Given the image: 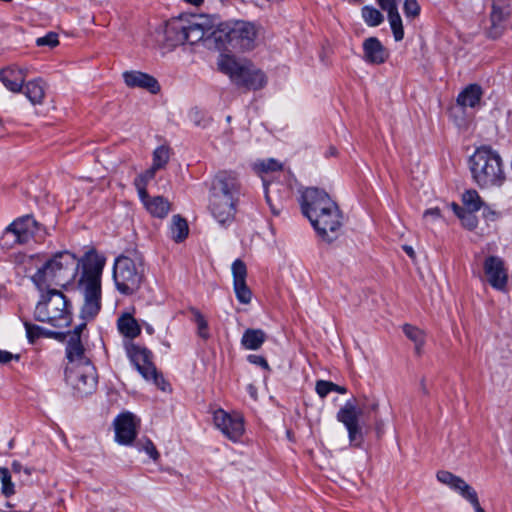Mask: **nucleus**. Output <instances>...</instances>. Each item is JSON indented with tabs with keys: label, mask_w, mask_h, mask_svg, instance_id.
I'll return each instance as SVG.
<instances>
[{
	"label": "nucleus",
	"mask_w": 512,
	"mask_h": 512,
	"mask_svg": "<svg viewBox=\"0 0 512 512\" xmlns=\"http://www.w3.org/2000/svg\"><path fill=\"white\" fill-rule=\"evenodd\" d=\"M105 262V257L93 249L80 259L69 251H61L46 260L31 280L39 291L51 285L66 287L75 280L81 267L78 281L84 298L81 314L84 319H92L101 309V276Z\"/></svg>",
	"instance_id": "1"
},
{
	"label": "nucleus",
	"mask_w": 512,
	"mask_h": 512,
	"mask_svg": "<svg viewBox=\"0 0 512 512\" xmlns=\"http://www.w3.org/2000/svg\"><path fill=\"white\" fill-rule=\"evenodd\" d=\"M300 206L302 213L326 242L334 241L343 224V216L338 204L329 194L316 187L301 190Z\"/></svg>",
	"instance_id": "2"
},
{
	"label": "nucleus",
	"mask_w": 512,
	"mask_h": 512,
	"mask_svg": "<svg viewBox=\"0 0 512 512\" xmlns=\"http://www.w3.org/2000/svg\"><path fill=\"white\" fill-rule=\"evenodd\" d=\"M66 358V382L81 396L91 394L97 386V373L77 335L66 345Z\"/></svg>",
	"instance_id": "3"
},
{
	"label": "nucleus",
	"mask_w": 512,
	"mask_h": 512,
	"mask_svg": "<svg viewBox=\"0 0 512 512\" xmlns=\"http://www.w3.org/2000/svg\"><path fill=\"white\" fill-rule=\"evenodd\" d=\"M472 179L481 189H500L507 181L504 161L491 146L476 148L469 158Z\"/></svg>",
	"instance_id": "4"
},
{
	"label": "nucleus",
	"mask_w": 512,
	"mask_h": 512,
	"mask_svg": "<svg viewBox=\"0 0 512 512\" xmlns=\"http://www.w3.org/2000/svg\"><path fill=\"white\" fill-rule=\"evenodd\" d=\"M238 195L239 183L234 175L221 172L214 178L210 190L209 209L219 224L226 225L233 221Z\"/></svg>",
	"instance_id": "5"
},
{
	"label": "nucleus",
	"mask_w": 512,
	"mask_h": 512,
	"mask_svg": "<svg viewBox=\"0 0 512 512\" xmlns=\"http://www.w3.org/2000/svg\"><path fill=\"white\" fill-rule=\"evenodd\" d=\"M41 292L36 304L34 317L54 327H65L71 321L69 303L66 296L57 289L46 288Z\"/></svg>",
	"instance_id": "6"
},
{
	"label": "nucleus",
	"mask_w": 512,
	"mask_h": 512,
	"mask_svg": "<svg viewBox=\"0 0 512 512\" xmlns=\"http://www.w3.org/2000/svg\"><path fill=\"white\" fill-rule=\"evenodd\" d=\"M145 277V264L142 255H121L116 258L113 266V280L116 289L123 295L135 293Z\"/></svg>",
	"instance_id": "7"
},
{
	"label": "nucleus",
	"mask_w": 512,
	"mask_h": 512,
	"mask_svg": "<svg viewBox=\"0 0 512 512\" xmlns=\"http://www.w3.org/2000/svg\"><path fill=\"white\" fill-rule=\"evenodd\" d=\"M218 67L238 86L258 90L266 84L264 73L247 60L236 59L228 54H221L218 59Z\"/></svg>",
	"instance_id": "8"
},
{
	"label": "nucleus",
	"mask_w": 512,
	"mask_h": 512,
	"mask_svg": "<svg viewBox=\"0 0 512 512\" xmlns=\"http://www.w3.org/2000/svg\"><path fill=\"white\" fill-rule=\"evenodd\" d=\"M213 38L223 47L227 44L234 49L249 50L255 45L257 29L245 21L221 23L213 32Z\"/></svg>",
	"instance_id": "9"
},
{
	"label": "nucleus",
	"mask_w": 512,
	"mask_h": 512,
	"mask_svg": "<svg viewBox=\"0 0 512 512\" xmlns=\"http://www.w3.org/2000/svg\"><path fill=\"white\" fill-rule=\"evenodd\" d=\"M126 349L128 357L141 376L147 381H152L162 391H166L168 384L163 377L158 374L156 367L152 363L151 352L144 347L132 343L128 344Z\"/></svg>",
	"instance_id": "10"
},
{
	"label": "nucleus",
	"mask_w": 512,
	"mask_h": 512,
	"mask_svg": "<svg viewBox=\"0 0 512 512\" xmlns=\"http://www.w3.org/2000/svg\"><path fill=\"white\" fill-rule=\"evenodd\" d=\"M39 229L36 220L30 216H22L9 224L3 232L5 244L13 246L28 243Z\"/></svg>",
	"instance_id": "11"
},
{
	"label": "nucleus",
	"mask_w": 512,
	"mask_h": 512,
	"mask_svg": "<svg viewBox=\"0 0 512 512\" xmlns=\"http://www.w3.org/2000/svg\"><path fill=\"white\" fill-rule=\"evenodd\" d=\"M215 427L230 441L238 443L245 432L244 418L237 412L228 413L219 408L213 413Z\"/></svg>",
	"instance_id": "12"
},
{
	"label": "nucleus",
	"mask_w": 512,
	"mask_h": 512,
	"mask_svg": "<svg viewBox=\"0 0 512 512\" xmlns=\"http://www.w3.org/2000/svg\"><path fill=\"white\" fill-rule=\"evenodd\" d=\"M484 275L492 288L504 291L508 283V270L499 256H488L483 263Z\"/></svg>",
	"instance_id": "13"
},
{
	"label": "nucleus",
	"mask_w": 512,
	"mask_h": 512,
	"mask_svg": "<svg viewBox=\"0 0 512 512\" xmlns=\"http://www.w3.org/2000/svg\"><path fill=\"white\" fill-rule=\"evenodd\" d=\"M139 420L130 412L120 414L114 420L115 438L122 445L131 444L137 434V426Z\"/></svg>",
	"instance_id": "14"
},
{
	"label": "nucleus",
	"mask_w": 512,
	"mask_h": 512,
	"mask_svg": "<svg viewBox=\"0 0 512 512\" xmlns=\"http://www.w3.org/2000/svg\"><path fill=\"white\" fill-rule=\"evenodd\" d=\"M360 414L354 400L346 401L337 413V420L346 427L350 442L356 441L360 435Z\"/></svg>",
	"instance_id": "15"
},
{
	"label": "nucleus",
	"mask_w": 512,
	"mask_h": 512,
	"mask_svg": "<svg viewBox=\"0 0 512 512\" xmlns=\"http://www.w3.org/2000/svg\"><path fill=\"white\" fill-rule=\"evenodd\" d=\"M185 26L184 39L186 43L195 44L204 39L206 36L212 35L215 30H212V25L209 24L205 17H196L193 19H183ZM183 39V37L181 38Z\"/></svg>",
	"instance_id": "16"
},
{
	"label": "nucleus",
	"mask_w": 512,
	"mask_h": 512,
	"mask_svg": "<svg viewBox=\"0 0 512 512\" xmlns=\"http://www.w3.org/2000/svg\"><path fill=\"white\" fill-rule=\"evenodd\" d=\"M233 286L237 300L242 304L251 302L252 293L246 285L247 269L243 261L237 259L232 264Z\"/></svg>",
	"instance_id": "17"
},
{
	"label": "nucleus",
	"mask_w": 512,
	"mask_h": 512,
	"mask_svg": "<svg viewBox=\"0 0 512 512\" xmlns=\"http://www.w3.org/2000/svg\"><path fill=\"white\" fill-rule=\"evenodd\" d=\"M436 478L440 483L448 486L450 489L463 497L466 501H469L477 494L475 489L471 487L464 479L449 471H438Z\"/></svg>",
	"instance_id": "18"
},
{
	"label": "nucleus",
	"mask_w": 512,
	"mask_h": 512,
	"mask_svg": "<svg viewBox=\"0 0 512 512\" xmlns=\"http://www.w3.org/2000/svg\"><path fill=\"white\" fill-rule=\"evenodd\" d=\"M125 84L131 88H142L156 94L160 90L158 81L151 75L140 71H126L123 73Z\"/></svg>",
	"instance_id": "19"
},
{
	"label": "nucleus",
	"mask_w": 512,
	"mask_h": 512,
	"mask_svg": "<svg viewBox=\"0 0 512 512\" xmlns=\"http://www.w3.org/2000/svg\"><path fill=\"white\" fill-rule=\"evenodd\" d=\"M364 60L371 64L384 63L389 53L378 38L370 37L363 42Z\"/></svg>",
	"instance_id": "20"
},
{
	"label": "nucleus",
	"mask_w": 512,
	"mask_h": 512,
	"mask_svg": "<svg viewBox=\"0 0 512 512\" xmlns=\"http://www.w3.org/2000/svg\"><path fill=\"white\" fill-rule=\"evenodd\" d=\"M510 11L507 6L499 5L493 2L490 14L491 26L488 30L489 37L493 39L499 38L504 31V21L509 17Z\"/></svg>",
	"instance_id": "21"
},
{
	"label": "nucleus",
	"mask_w": 512,
	"mask_h": 512,
	"mask_svg": "<svg viewBox=\"0 0 512 512\" xmlns=\"http://www.w3.org/2000/svg\"><path fill=\"white\" fill-rule=\"evenodd\" d=\"M26 72L22 68L8 67L0 71V81L12 92H20L22 90Z\"/></svg>",
	"instance_id": "22"
},
{
	"label": "nucleus",
	"mask_w": 512,
	"mask_h": 512,
	"mask_svg": "<svg viewBox=\"0 0 512 512\" xmlns=\"http://www.w3.org/2000/svg\"><path fill=\"white\" fill-rule=\"evenodd\" d=\"M146 210L154 217L165 218L170 209L171 203L162 196L149 197L148 193L145 196H139Z\"/></svg>",
	"instance_id": "23"
},
{
	"label": "nucleus",
	"mask_w": 512,
	"mask_h": 512,
	"mask_svg": "<svg viewBox=\"0 0 512 512\" xmlns=\"http://www.w3.org/2000/svg\"><path fill=\"white\" fill-rule=\"evenodd\" d=\"M185 26L183 25V19H176L168 23L165 30V39L168 47H175L181 44H185L184 38Z\"/></svg>",
	"instance_id": "24"
},
{
	"label": "nucleus",
	"mask_w": 512,
	"mask_h": 512,
	"mask_svg": "<svg viewBox=\"0 0 512 512\" xmlns=\"http://www.w3.org/2000/svg\"><path fill=\"white\" fill-rule=\"evenodd\" d=\"M117 328L128 339H134L141 333V327L130 313H123L118 317Z\"/></svg>",
	"instance_id": "25"
},
{
	"label": "nucleus",
	"mask_w": 512,
	"mask_h": 512,
	"mask_svg": "<svg viewBox=\"0 0 512 512\" xmlns=\"http://www.w3.org/2000/svg\"><path fill=\"white\" fill-rule=\"evenodd\" d=\"M482 88L478 84L468 85L457 97V103L461 107H476L482 98Z\"/></svg>",
	"instance_id": "26"
},
{
	"label": "nucleus",
	"mask_w": 512,
	"mask_h": 512,
	"mask_svg": "<svg viewBox=\"0 0 512 512\" xmlns=\"http://www.w3.org/2000/svg\"><path fill=\"white\" fill-rule=\"evenodd\" d=\"M266 340V334L261 329L249 328L245 330L241 345L247 350H258Z\"/></svg>",
	"instance_id": "27"
},
{
	"label": "nucleus",
	"mask_w": 512,
	"mask_h": 512,
	"mask_svg": "<svg viewBox=\"0 0 512 512\" xmlns=\"http://www.w3.org/2000/svg\"><path fill=\"white\" fill-rule=\"evenodd\" d=\"M26 97L32 104L42 103L45 96V85L41 79L31 80L26 83L24 88Z\"/></svg>",
	"instance_id": "28"
},
{
	"label": "nucleus",
	"mask_w": 512,
	"mask_h": 512,
	"mask_svg": "<svg viewBox=\"0 0 512 512\" xmlns=\"http://www.w3.org/2000/svg\"><path fill=\"white\" fill-rule=\"evenodd\" d=\"M188 224L180 215H174L171 220L170 233L175 242L183 241L188 235Z\"/></svg>",
	"instance_id": "29"
},
{
	"label": "nucleus",
	"mask_w": 512,
	"mask_h": 512,
	"mask_svg": "<svg viewBox=\"0 0 512 512\" xmlns=\"http://www.w3.org/2000/svg\"><path fill=\"white\" fill-rule=\"evenodd\" d=\"M462 201H463L464 206L470 212L479 211L484 204L479 193L474 189L465 191L462 195Z\"/></svg>",
	"instance_id": "30"
},
{
	"label": "nucleus",
	"mask_w": 512,
	"mask_h": 512,
	"mask_svg": "<svg viewBox=\"0 0 512 512\" xmlns=\"http://www.w3.org/2000/svg\"><path fill=\"white\" fill-rule=\"evenodd\" d=\"M403 332L411 341L415 343V349L417 353H419L425 341L423 331L412 325L405 324L403 326Z\"/></svg>",
	"instance_id": "31"
},
{
	"label": "nucleus",
	"mask_w": 512,
	"mask_h": 512,
	"mask_svg": "<svg viewBox=\"0 0 512 512\" xmlns=\"http://www.w3.org/2000/svg\"><path fill=\"white\" fill-rule=\"evenodd\" d=\"M156 171L157 169H154V167L151 166L145 172L136 177L134 184L139 196H145V193H147L146 186L148 182L154 178Z\"/></svg>",
	"instance_id": "32"
},
{
	"label": "nucleus",
	"mask_w": 512,
	"mask_h": 512,
	"mask_svg": "<svg viewBox=\"0 0 512 512\" xmlns=\"http://www.w3.org/2000/svg\"><path fill=\"white\" fill-rule=\"evenodd\" d=\"M170 159V149L167 146H159L153 152V163L154 169H162L166 166Z\"/></svg>",
	"instance_id": "33"
},
{
	"label": "nucleus",
	"mask_w": 512,
	"mask_h": 512,
	"mask_svg": "<svg viewBox=\"0 0 512 512\" xmlns=\"http://www.w3.org/2000/svg\"><path fill=\"white\" fill-rule=\"evenodd\" d=\"M190 313L192 315L193 321L197 325L198 335L203 339H208L209 338L208 323L205 320L204 316L196 308H191Z\"/></svg>",
	"instance_id": "34"
},
{
	"label": "nucleus",
	"mask_w": 512,
	"mask_h": 512,
	"mask_svg": "<svg viewBox=\"0 0 512 512\" xmlns=\"http://www.w3.org/2000/svg\"><path fill=\"white\" fill-rule=\"evenodd\" d=\"M362 17L367 25L378 26L383 21V16L376 8L371 6H365L362 8Z\"/></svg>",
	"instance_id": "35"
},
{
	"label": "nucleus",
	"mask_w": 512,
	"mask_h": 512,
	"mask_svg": "<svg viewBox=\"0 0 512 512\" xmlns=\"http://www.w3.org/2000/svg\"><path fill=\"white\" fill-rule=\"evenodd\" d=\"M188 118L195 126L206 128L209 126L211 119L206 115L205 112L198 108H192L188 112Z\"/></svg>",
	"instance_id": "36"
},
{
	"label": "nucleus",
	"mask_w": 512,
	"mask_h": 512,
	"mask_svg": "<svg viewBox=\"0 0 512 512\" xmlns=\"http://www.w3.org/2000/svg\"><path fill=\"white\" fill-rule=\"evenodd\" d=\"M138 451L145 452L153 461H157L160 457L158 450L153 442L148 438H141L136 442Z\"/></svg>",
	"instance_id": "37"
},
{
	"label": "nucleus",
	"mask_w": 512,
	"mask_h": 512,
	"mask_svg": "<svg viewBox=\"0 0 512 512\" xmlns=\"http://www.w3.org/2000/svg\"><path fill=\"white\" fill-rule=\"evenodd\" d=\"M388 20H389L395 40L401 41L404 37V30H403V26H402V20H401V17L399 15L398 11L388 14Z\"/></svg>",
	"instance_id": "38"
},
{
	"label": "nucleus",
	"mask_w": 512,
	"mask_h": 512,
	"mask_svg": "<svg viewBox=\"0 0 512 512\" xmlns=\"http://www.w3.org/2000/svg\"><path fill=\"white\" fill-rule=\"evenodd\" d=\"M0 481L2 493L5 496H11L15 493L14 484L11 481V475L7 468H0Z\"/></svg>",
	"instance_id": "39"
},
{
	"label": "nucleus",
	"mask_w": 512,
	"mask_h": 512,
	"mask_svg": "<svg viewBox=\"0 0 512 512\" xmlns=\"http://www.w3.org/2000/svg\"><path fill=\"white\" fill-rule=\"evenodd\" d=\"M255 169L259 172H272L281 170L282 165L275 159H267L255 163Z\"/></svg>",
	"instance_id": "40"
},
{
	"label": "nucleus",
	"mask_w": 512,
	"mask_h": 512,
	"mask_svg": "<svg viewBox=\"0 0 512 512\" xmlns=\"http://www.w3.org/2000/svg\"><path fill=\"white\" fill-rule=\"evenodd\" d=\"M58 44V35L54 32H49L45 36L36 39L37 46H48L50 48H53Z\"/></svg>",
	"instance_id": "41"
},
{
	"label": "nucleus",
	"mask_w": 512,
	"mask_h": 512,
	"mask_svg": "<svg viewBox=\"0 0 512 512\" xmlns=\"http://www.w3.org/2000/svg\"><path fill=\"white\" fill-rule=\"evenodd\" d=\"M26 329V335L30 343H33L36 339H38L42 333L43 329L37 325L31 324L29 322L24 323Z\"/></svg>",
	"instance_id": "42"
},
{
	"label": "nucleus",
	"mask_w": 512,
	"mask_h": 512,
	"mask_svg": "<svg viewBox=\"0 0 512 512\" xmlns=\"http://www.w3.org/2000/svg\"><path fill=\"white\" fill-rule=\"evenodd\" d=\"M315 390L319 397L325 398L333 390V382L318 380L316 382Z\"/></svg>",
	"instance_id": "43"
},
{
	"label": "nucleus",
	"mask_w": 512,
	"mask_h": 512,
	"mask_svg": "<svg viewBox=\"0 0 512 512\" xmlns=\"http://www.w3.org/2000/svg\"><path fill=\"white\" fill-rule=\"evenodd\" d=\"M420 7L416 0H405L404 12L406 16L415 17L419 14Z\"/></svg>",
	"instance_id": "44"
},
{
	"label": "nucleus",
	"mask_w": 512,
	"mask_h": 512,
	"mask_svg": "<svg viewBox=\"0 0 512 512\" xmlns=\"http://www.w3.org/2000/svg\"><path fill=\"white\" fill-rule=\"evenodd\" d=\"M459 219L462 221V224L468 229H474L477 226V218L475 217L473 212L465 211Z\"/></svg>",
	"instance_id": "45"
},
{
	"label": "nucleus",
	"mask_w": 512,
	"mask_h": 512,
	"mask_svg": "<svg viewBox=\"0 0 512 512\" xmlns=\"http://www.w3.org/2000/svg\"><path fill=\"white\" fill-rule=\"evenodd\" d=\"M380 7L387 11L388 14L398 11V2L399 0H377Z\"/></svg>",
	"instance_id": "46"
},
{
	"label": "nucleus",
	"mask_w": 512,
	"mask_h": 512,
	"mask_svg": "<svg viewBox=\"0 0 512 512\" xmlns=\"http://www.w3.org/2000/svg\"><path fill=\"white\" fill-rule=\"evenodd\" d=\"M441 217H442V213H441V210H440L439 207H434V208L427 209L423 213V218L426 221H430V222H434L437 219H440Z\"/></svg>",
	"instance_id": "47"
},
{
	"label": "nucleus",
	"mask_w": 512,
	"mask_h": 512,
	"mask_svg": "<svg viewBox=\"0 0 512 512\" xmlns=\"http://www.w3.org/2000/svg\"><path fill=\"white\" fill-rule=\"evenodd\" d=\"M248 361L250 363L259 365V366L263 367L264 369H269L268 362L262 356H259V355H249L248 356Z\"/></svg>",
	"instance_id": "48"
},
{
	"label": "nucleus",
	"mask_w": 512,
	"mask_h": 512,
	"mask_svg": "<svg viewBox=\"0 0 512 512\" xmlns=\"http://www.w3.org/2000/svg\"><path fill=\"white\" fill-rule=\"evenodd\" d=\"M12 359L18 360L19 355L12 354L5 350H0V363L5 364V363H8L9 361H11Z\"/></svg>",
	"instance_id": "49"
},
{
	"label": "nucleus",
	"mask_w": 512,
	"mask_h": 512,
	"mask_svg": "<svg viewBox=\"0 0 512 512\" xmlns=\"http://www.w3.org/2000/svg\"><path fill=\"white\" fill-rule=\"evenodd\" d=\"M11 469L14 473L20 474L22 471L29 476L31 473V470L27 467H23L21 463L14 461L11 465Z\"/></svg>",
	"instance_id": "50"
},
{
	"label": "nucleus",
	"mask_w": 512,
	"mask_h": 512,
	"mask_svg": "<svg viewBox=\"0 0 512 512\" xmlns=\"http://www.w3.org/2000/svg\"><path fill=\"white\" fill-rule=\"evenodd\" d=\"M84 327H85V324H80V325L76 326L74 331L69 335L67 344L74 338L75 335L78 336V340L81 343L80 334H81L82 330L84 329Z\"/></svg>",
	"instance_id": "51"
},
{
	"label": "nucleus",
	"mask_w": 512,
	"mask_h": 512,
	"mask_svg": "<svg viewBox=\"0 0 512 512\" xmlns=\"http://www.w3.org/2000/svg\"><path fill=\"white\" fill-rule=\"evenodd\" d=\"M468 502L473 506L475 512H485L484 509L480 505L477 494L472 499H470Z\"/></svg>",
	"instance_id": "52"
},
{
	"label": "nucleus",
	"mask_w": 512,
	"mask_h": 512,
	"mask_svg": "<svg viewBox=\"0 0 512 512\" xmlns=\"http://www.w3.org/2000/svg\"><path fill=\"white\" fill-rule=\"evenodd\" d=\"M264 187H265V198H266V201L267 203L269 204L272 212L275 214V215H278L279 214V211L275 209V207L273 206L272 202H271V198H270V195H269V187L268 185L264 182Z\"/></svg>",
	"instance_id": "53"
},
{
	"label": "nucleus",
	"mask_w": 512,
	"mask_h": 512,
	"mask_svg": "<svg viewBox=\"0 0 512 512\" xmlns=\"http://www.w3.org/2000/svg\"><path fill=\"white\" fill-rule=\"evenodd\" d=\"M449 207H451V209L453 210L455 215H457L458 218H460L462 214L465 212V210L456 203H451Z\"/></svg>",
	"instance_id": "54"
},
{
	"label": "nucleus",
	"mask_w": 512,
	"mask_h": 512,
	"mask_svg": "<svg viewBox=\"0 0 512 512\" xmlns=\"http://www.w3.org/2000/svg\"><path fill=\"white\" fill-rule=\"evenodd\" d=\"M247 392L254 400L257 399V389L253 384H249L247 386Z\"/></svg>",
	"instance_id": "55"
},
{
	"label": "nucleus",
	"mask_w": 512,
	"mask_h": 512,
	"mask_svg": "<svg viewBox=\"0 0 512 512\" xmlns=\"http://www.w3.org/2000/svg\"><path fill=\"white\" fill-rule=\"evenodd\" d=\"M403 250L407 253V255L414 259L415 258V251L411 246L405 245L403 246Z\"/></svg>",
	"instance_id": "56"
},
{
	"label": "nucleus",
	"mask_w": 512,
	"mask_h": 512,
	"mask_svg": "<svg viewBox=\"0 0 512 512\" xmlns=\"http://www.w3.org/2000/svg\"><path fill=\"white\" fill-rule=\"evenodd\" d=\"M332 391L338 392L340 394H345L347 392V389L344 386H339V385L333 383Z\"/></svg>",
	"instance_id": "57"
},
{
	"label": "nucleus",
	"mask_w": 512,
	"mask_h": 512,
	"mask_svg": "<svg viewBox=\"0 0 512 512\" xmlns=\"http://www.w3.org/2000/svg\"><path fill=\"white\" fill-rule=\"evenodd\" d=\"M421 390H422L423 394H425V395L429 394V391L427 389L424 379L421 380Z\"/></svg>",
	"instance_id": "58"
},
{
	"label": "nucleus",
	"mask_w": 512,
	"mask_h": 512,
	"mask_svg": "<svg viewBox=\"0 0 512 512\" xmlns=\"http://www.w3.org/2000/svg\"><path fill=\"white\" fill-rule=\"evenodd\" d=\"M184 1L189 4L195 5V6H199L200 4L203 3V0H184Z\"/></svg>",
	"instance_id": "59"
},
{
	"label": "nucleus",
	"mask_w": 512,
	"mask_h": 512,
	"mask_svg": "<svg viewBox=\"0 0 512 512\" xmlns=\"http://www.w3.org/2000/svg\"><path fill=\"white\" fill-rule=\"evenodd\" d=\"M378 406H379V405H378V402H377V401H374V402H372V403H371V405H370V410H371V411H376V410L378 409Z\"/></svg>",
	"instance_id": "60"
},
{
	"label": "nucleus",
	"mask_w": 512,
	"mask_h": 512,
	"mask_svg": "<svg viewBox=\"0 0 512 512\" xmlns=\"http://www.w3.org/2000/svg\"><path fill=\"white\" fill-rule=\"evenodd\" d=\"M147 332L149 334H152L153 333V328H151L150 326L147 327Z\"/></svg>",
	"instance_id": "61"
},
{
	"label": "nucleus",
	"mask_w": 512,
	"mask_h": 512,
	"mask_svg": "<svg viewBox=\"0 0 512 512\" xmlns=\"http://www.w3.org/2000/svg\"><path fill=\"white\" fill-rule=\"evenodd\" d=\"M360 439H361V434L357 437L356 445H359V442H357V441L360 440ZM353 443H355V441Z\"/></svg>",
	"instance_id": "62"
},
{
	"label": "nucleus",
	"mask_w": 512,
	"mask_h": 512,
	"mask_svg": "<svg viewBox=\"0 0 512 512\" xmlns=\"http://www.w3.org/2000/svg\"><path fill=\"white\" fill-rule=\"evenodd\" d=\"M226 120H227V122H230V120H231V116H227V117H226Z\"/></svg>",
	"instance_id": "63"
}]
</instances>
